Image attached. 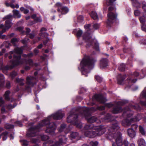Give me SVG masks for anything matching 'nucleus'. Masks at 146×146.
Wrapping results in <instances>:
<instances>
[{"instance_id":"nucleus-9","label":"nucleus","mask_w":146,"mask_h":146,"mask_svg":"<svg viewBox=\"0 0 146 146\" xmlns=\"http://www.w3.org/2000/svg\"><path fill=\"white\" fill-rule=\"evenodd\" d=\"M141 118V117L140 115L138 114L137 116H134L133 118L130 119L126 118L123 119L122 121V125L124 126H129L131 123L136 121H137Z\"/></svg>"},{"instance_id":"nucleus-14","label":"nucleus","mask_w":146,"mask_h":146,"mask_svg":"<svg viewBox=\"0 0 146 146\" xmlns=\"http://www.w3.org/2000/svg\"><path fill=\"white\" fill-rule=\"evenodd\" d=\"M93 100H96L101 103H104L106 101L103 96L100 94L95 95L93 97Z\"/></svg>"},{"instance_id":"nucleus-22","label":"nucleus","mask_w":146,"mask_h":146,"mask_svg":"<svg viewBox=\"0 0 146 146\" xmlns=\"http://www.w3.org/2000/svg\"><path fill=\"white\" fill-rule=\"evenodd\" d=\"M139 146H146V143L145 140L142 138H139L137 141Z\"/></svg>"},{"instance_id":"nucleus-21","label":"nucleus","mask_w":146,"mask_h":146,"mask_svg":"<svg viewBox=\"0 0 146 146\" xmlns=\"http://www.w3.org/2000/svg\"><path fill=\"white\" fill-rule=\"evenodd\" d=\"M126 78V76H121L120 74L119 75L117 78V83L119 84H121L124 80Z\"/></svg>"},{"instance_id":"nucleus-17","label":"nucleus","mask_w":146,"mask_h":146,"mask_svg":"<svg viewBox=\"0 0 146 146\" xmlns=\"http://www.w3.org/2000/svg\"><path fill=\"white\" fill-rule=\"evenodd\" d=\"M108 61L106 58H102L100 60V67L103 68L107 66Z\"/></svg>"},{"instance_id":"nucleus-35","label":"nucleus","mask_w":146,"mask_h":146,"mask_svg":"<svg viewBox=\"0 0 146 146\" xmlns=\"http://www.w3.org/2000/svg\"><path fill=\"white\" fill-rule=\"evenodd\" d=\"M99 143L97 141H91L89 143V146H98Z\"/></svg>"},{"instance_id":"nucleus-3","label":"nucleus","mask_w":146,"mask_h":146,"mask_svg":"<svg viewBox=\"0 0 146 146\" xmlns=\"http://www.w3.org/2000/svg\"><path fill=\"white\" fill-rule=\"evenodd\" d=\"M120 128L118 122L117 121H114L112 125L108 129V136L107 138H109L110 137H112L115 140V143H112V146H121L123 145L125 146H128L129 143L127 139H125L123 142L122 141V134L119 132L116 131Z\"/></svg>"},{"instance_id":"nucleus-46","label":"nucleus","mask_w":146,"mask_h":146,"mask_svg":"<svg viewBox=\"0 0 146 146\" xmlns=\"http://www.w3.org/2000/svg\"><path fill=\"white\" fill-rule=\"evenodd\" d=\"M66 125L65 124H63L61 125L59 129L60 131H62L66 127Z\"/></svg>"},{"instance_id":"nucleus-57","label":"nucleus","mask_w":146,"mask_h":146,"mask_svg":"<svg viewBox=\"0 0 146 146\" xmlns=\"http://www.w3.org/2000/svg\"><path fill=\"white\" fill-rule=\"evenodd\" d=\"M97 109L99 110H104L105 109V106H98Z\"/></svg>"},{"instance_id":"nucleus-47","label":"nucleus","mask_w":146,"mask_h":146,"mask_svg":"<svg viewBox=\"0 0 146 146\" xmlns=\"http://www.w3.org/2000/svg\"><path fill=\"white\" fill-rule=\"evenodd\" d=\"M95 78L97 81L99 82H101L102 80V78L98 76H96Z\"/></svg>"},{"instance_id":"nucleus-42","label":"nucleus","mask_w":146,"mask_h":146,"mask_svg":"<svg viewBox=\"0 0 146 146\" xmlns=\"http://www.w3.org/2000/svg\"><path fill=\"white\" fill-rule=\"evenodd\" d=\"M145 17L144 15H143V16L140 17L139 18V19L140 22L142 25H144L145 24Z\"/></svg>"},{"instance_id":"nucleus-26","label":"nucleus","mask_w":146,"mask_h":146,"mask_svg":"<svg viewBox=\"0 0 146 146\" xmlns=\"http://www.w3.org/2000/svg\"><path fill=\"white\" fill-rule=\"evenodd\" d=\"M96 127H94L92 124L88 123L86 124L84 126V129H94V128Z\"/></svg>"},{"instance_id":"nucleus-56","label":"nucleus","mask_w":146,"mask_h":146,"mask_svg":"<svg viewBox=\"0 0 146 146\" xmlns=\"http://www.w3.org/2000/svg\"><path fill=\"white\" fill-rule=\"evenodd\" d=\"M29 37L31 39H33L35 37V35L34 33H32L29 34Z\"/></svg>"},{"instance_id":"nucleus-39","label":"nucleus","mask_w":146,"mask_h":146,"mask_svg":"<svg viewBox=\"0 0 146 146\" xmlns=\"http://www.w3.org/2000/svg\"><path fill=\"white\" fill-rule=\"evenodd\" d=\"M116 0H106V4L108 5H112L114 2Z\"/></svg>"},{"instance_id":"nucleus-53","label":"nucleus","mask_w":146,"mask_h":146,"mask_svg":"<svg viewBox=\"0 0 146 146\" xmlns=\"http://www.w3.org/2000/svg\"><path fill=\"white\" fill-rule=\"evenodd\" d=\"M29 40V39L25 38L24 39L22 40L21 42L23 44H26Z\"/></svg>"},{"instance_id":"nucleus-33","label":"nucleus","mask_w":146,"mask_h":146,"mask_svg":"<svg viewBox=\"0 0 146 146\" xmlns=\"http://www.w3.org/2000/svg\"><path fill=\"white\" fill-rule=\"evenodd\" d=\"M52 143H53V141L52 140H49L46 142L44 143L43 146H54L52 145Z\"/></svg>"},{"instance_id":"nucleus-36","label":"nucleus","mask_w":146,"mask_h":146,"mask_svg":"<svg viewBox=\"0 0 146 146\" xmlns=\"http://www.w3.org/2000/svg\"><path fill=\"white\" fill-rule=\"evenodd\" d=\"M139 132L142 135H145L146 134V132L143 127L140 125L139 127Z\"/></svg>"},{"instance_id":"nucleus-11","label":"nucleus","mask_w":146,"mask_h":146,"mask_svg":"<svg viewBox=\"0 0 146 146\" xmlns=\"http://www.w3.org/2000/svg\"><path fill=\"white\" fill-rule=\"evenodd\" d=\"M67 139L65 135L59 136L58 141H53L52 145L54 146H60L66 144Z\"/></svg>"},{"instance_id":"nucleus-62","label":"nucleus","mask_w":146,"mask_h":146,"mask_svg":"<svg viewBox=\"0 0 146 146\" xmlns=\"http://www.w3.org/2000/svg\"><path fill=\"white\" fill-rule=\"evenodd\" d=\"M26 33L27 35H29V33L31 31V30L30 29L26 28Z\"/></svg>"},{"instance_id":"nucleus-32","label":"nucleus","mask_w":146,"mask_h":146,"mask_svg":"<svg viewBox=\"0 0 146 146\" xmlns=\"http://www.w3.org/2000/svg\"><path fill=\"white\" fill-rule=\"evenodd\" d=\"M17 72L15 71H13L11 72L9 74V76L13 79L15 76L17 75Z\"/></svg>"},{"instance_id":"nucleus-55","label":"nucleus","mask_w":146,"mask_h":146,"mask_svg":"<svg viewBox=\"0 0 146 146\" xmlns=\"http://www.w3.org/2000/svg\"><path fill=\"white\" fill-rule=\"evenodd\" d=\"M15 81L18 83H20L21 82H23L24 80L22 78H17L15 79Z\"/></svg>"},{"instance_id":"nucleus-5","label":"nucleus","mask_w":146,"mask_h":146,"mask_svg":"<svg viewBox=\"0 0 146 146\" xmlns=\"http://www.w3.org/2000/svg\"><path fill=\"white\" fill-rule=\"evenodd\" d=\"M14 50L15 53L14 54L13 60H11L10 61L12 65L6 66L5 68L6 70L12 69L14 66L21 64L23 63V62L21 60V54L23 52L22 49L20 48H17L15 49Z\"/></svg>"},{"instance_id":"nucleus-49","label":"nucleus","mask_w":146,"mask_h":146,"mask_svg":"<svg viewBox=\"0 0 146 146\" xmlns=\"http://www.w3.org/2000/svg\"><path fill=\"white\" fill-rule=\"evenodd\" d=\"M12 16V15H9L6 16L4 18L6 19H8L7 20H12L11 19Z\"/></svg>"},{"instance_id":"nucleus-6","label":"nucleus","mask_w":146,"mask_h":146,"mask_svg":"<svg viewBox=\"0 0 146 146\" xmlns=\"http://www.w3.org/2000/svg\"><path fill=\"white\" fill-rule=\"evenodd\" d=\"M95 131H88L85 132V135L90 138L95 137L97 136H100L103 134L106 131V128L104 126H97L94 128Z\"/></svg>"},{"instance_id":"nucleus-59","label":"nucleus","mask_w":146,"mask_h":146,"mask_svg":"<svg viewBox=\"0 0 146 146\" xmlns=\"http://www.w3.org/2000/svg\"><path fill=\"white\" fill-rule=\"evenodd\" d=\"M15 123L17 124V125H18L20 127H21L22 126V124L21 121H17L15 122Z\"/></svg>"},{"instance_id":"nucleus-15","label":"nucleus","mask_w":146,"mask_h":146,"mask_svg":"<svg viewBox=\"0 0 146 146\" xmlns=\"http://www.w3.org/2000/svg\"><path fill=\"white\" fill-rule=\"evenodd\" d=\"M122 111V108L118 105L114 106L111 111V112L114 114H117L121 112Z\"/></svg>"},{"instance_id":"nucleus-50","label":"nucleus","mask_w":146,"mask_h":146,"mask_svg":"<svg viewBox=\"0 0 146 146\" xmlns=\"http://www.w3.org/2000/svg\"><path fill=\"white\" fill-rule=\"evenodd\" d=\"M36 22H41L42 21L41 16L37 17L35 20Z\"/></svg>"},{"instance_id":"nucleus-30","label":"nucleus","mask_w":146,"mask_h":146,"mask_svg":"<svg viewBox=\"0 0 146 146\" xmlns=\"http://www.w3.org/2000/svg\"><path fill=\"white\" fill-rule=\"evenodd\" d=\"M4 77L3 75L0 74V86L1 87L3 86L4 83Z\"/></svg>"},{"instance_id":"nucleus-13","label":"nucleus","mask_w":146,"mask_h":146,"mask_svg":"<svg viewBox=\"0 0 146 146\" xmlns=\"http://www.w3.org/2000/svg\"><path fill=\"white\" fill-rule=\"evenodd\" d=\"M133 115V112L128 107H125L123 110L122 116L124 117L129 118L131 117Z\"/></svg>"},{"instance_id":"nucleus-27","label":"nucleus","mask_w":146,"mask_h":146,"mask_svg":"<svg viewBox=\"0 0 146 146\" xmlns=\"http://www.w3.org/2000/svg\"><path fill=\"white\" fill-rule=\"evenodd\" d=\"M129 107L137 111H140L141 110V108L137 104H136L135 105L130 104Z\"/></svg>"},{"instance_id":"nucleus-4","label":"nucleus","mask_w":146,"mask_h":146,"mask_svg":"<svg viewBox=\"0 0 146 146\" xmlns=\"http://www.w3.org/2000/svg\"><path fill=\"white\" fill-rule=\"evenodd\" d=\"M96 59L95 58H91L89 56H85L80 62V65L82 69V73L83 75H86L87 76L86 74L90 72V71H86L85 69V67H87L88 69L92 68L94 66V63L96 61Z\"/></svg>"},{"instance_id":"nucleus-38","label":"nucleus","mask_w":146,"mask_h":146,"mask_svg":"<svg viewBox=\"0 0 146 146\" xmlns=\"http://www.w3.org/2000/svg\"><path fill=\"white\" fill-rule=\"evenodd\" d=\"M132 3L133 6L136 7H140V4L137 0H135L132 2Z\"/></svg>"},{"instance_id":"nucleus-23","label":"nucleus","mask_w":146,"mask_h":146,"mask_svg":"<svg viewBox=\"0 0 146 146\" xmlns=\"http://www.w3.org/2000/svg\"><path fill=\"white\" fill-rule=\"evenodd\" d=\"M70 137L72 139H78L79 138V134L77 132H72L70 134Z\"/></svg>"},{"instance_id":"nucleus-48","label":"nucleus","mask_w":146,"mask_h":146,"mask_svg":"<svg viewBox=\"0 0 146 146\" xmlns=\"http://www.w3.org/2000/svg\"><path fill=\"white\" fill-rule=\"evenodd\" d=\"M84 20V17L83 16L80 15L78 17V21L79 22H82Z\"/></svg>"},{"instance_id":"nucleus-19","label":"nucleus","mask_w":146,"mask_h":146,"mask_svg":"<svg viewBox=\"0 0 146 146\" xmlns=\"http://www.w3.org/2000/svg\"><path fill=\"white\" fill-rule=\"evenodd\" d=\"M21 60L23 62V63L22 64L25 62L26 64H29L30 66H32L33 65V62L32 60L31 59H21Z\"/></svg>"},{"instance_id":"nucleus-52","label":"nucleus","mask_w":146,"mask_h":146,"mask_svg":"<svg viewBox=\"0 0 146 146\" xmlns=\"http://www.w3.org/2000/svg\"><path fill=\"white\" fill-rule=\"evenodd\" d=\"M23 56L24 57H31L33 56V54L32 53H30L29 54H24L23 55Z\"/></svg>"},{"instance_id":"nucleus-25","label":"nucleus","mask_w":146,"mask_h":146,"mask_svg":"<svg viewBox=\"0 0 146 146\" xmlns=\"http://www.w3.org/2000/svg\"><path fill=\"white\" fill-rule=\"evenodd\" d=\"M90 16L93 19L98 20V16L97 13L95 11H92L90 14Z\"/></svg>"},{"instance_id":"nucleus-2","label":"nucleus","mask_w":146,"mask_h":146,"mask_svg":"<svg viewBox=\"0 0 146 146\" xmlns=\"http://www.w3.org/2000/svg\"><path fill=\"white\" fill-rule=\"evenodd\" d=\"M64 115V113L61 111H58L55 113L52 114L42 120L37 126L31 127L27 133V136L28 137L35 136L36 133L39 131V129L45 125L46 126V128L45 131L46 133L51 134L54 132L56 128V125L54 123H50V121L52 119L56 120L60 119Z\"/></svg>"},{"instance_id":"nucleus-16","label":"nucleus","mask_w":146,"mask_h":146,"mask_svg":"<svg viewBox=\"0 0 146 146\" xmlns=\"http://www.w3.org/2000/svg\"><path fill=\"white\" fill-rule=\"evenodd\" d=\"M127 133L128 135L131 138H133L136 136V133L134 130L132 129L129 128L127 130Z\"/></svg>"},{"instance_id":"nucleus-31","label":"nucleus","mask_w":146,"mask_h":146,"mask_svg":"<svg viewBox=\"0 0 146 146\" xmlns=\"http://www.w3.org/2000/svg\"><path fill=\"white\" fill-rule=\"evenodd\" d=\"M10 93V91L9 90H8L5 92L4 95L5 99L7 101H9L10 100V98L9 96Z\"/></svg>"},{"instance_id":"nucleus-43","label":"nucleus","mask_w":146,"mask_h":146,"mask_svg":"<svg viewBox=\"0 0 146 146\" xmlns=\"http://www.w3.org/2000/svg\"><path fill=\"white\" fill-rule=\"evenodd\" d=\"M82 33L83 32L82 30H78L77 31L76 33V35L77 37L78 38H80L81 36Z\"/></svg>"},{"instance_id":"nucleus-51","label":"nucleus","mask_w":146,"mask_h":146,"mask_svg":"<svg viewBox=\"0 0 146 146\" xmlns=\"http://www.w3.org/2000/svg\"><path fill=\"white\" fill-rule=\"evenodd\" d=\"M100 26V24L98 23H95L93 25V27L94 28L97 29L99 28Z\"/></svg>"},{"instance_id":"nucleus-12","label":"nucleus","mask_w":146,"mask_h":146,"mask_svg":"<svg viewBox=\"0 0 146 146\" xmlns=\"http://www.w3.org/2000/svg\"><path fill=\"white\" fill-rule=\"evenodd\" d=\"M107 15L108 18L107 23L108 25H110L113 23V21L116 19L117 14L110 12Z\"/></svg>"},{"instance_id":"nucleus-18","label":"nucleus","mask_w":146,"mask_h":146,"mask_svg":"<svg viewBox=\"0 0 146 146\" xmlns=\"http://www.w3.org/2000/svg\"><path fill=\"white\" fill-rule=\"evenodd\" d=\"M141 94H142L143 97L146 100V87L142 92ZM140 104L142 106H144L146 107V101L144 102L141 101L140 102Z\"/></svg>"},{"instance_id":"nucleus-37","label":"nucleus","mask_w":146,"mask_h":146,"mask_svg":"<svg viewBox=\"0 0 146 146\" xmlns=\"http://www.w3.org/2000/svg\"><path fill=\"white\" fill-rule=\"evenodd\" d=\"M14 127V126L13 125L10 124L9 123L6 124L4 126L5 128L7 129L13 128Z\"/></svg>"},{"instance_id":"nucleus-54","label":"nucleus","mask_w":146,"mask_h":146,"mask_svg":"<svg viewBox=\"0 0 146 146\" xmlns=\"http://www.w3.org/2000/svg\"><path fill=\"white\" fill-rule=\"evenodd\" d=\"M142 4L143 5L142 8L145 12H146V3L143 1L142 3Z\"/></svg>"},{"instance_id":"nucleus-20","label":"nucleus","mask_w":146,"mask_h":146,"mask_svg":"<svg viewBox=\"0 0 146 146\" xmlns=\"http://www.w3.org/2000/svg\"><path fill=\"white\" fill-rule=\"evenodd\" d=\"M12 20H7L5 21V28L7 30L9 29L13 25L11 22Z\"/></svg>"},{"instance_id":"nucleus-29","label":"nucleus","mask_w":146,"mask_h":146,"mask_svg":"<svg viewBox=\"0 0 146 146\" xmlns=\"http://www.w3.org/2000/svg\"><path fill=\"white\" fill-rule=\"evenodd\" d=\"M118 69L121 71H124L125 69V65L123 63H121L119 66Z\"/></svg>"},{"instance_id":"nucleus-63","label":"nucleus","mask_w":146,"mask_h":146,"mask_svg":"<svg viewBox=\"0 0 146 146\" xmlns=\"http://www.w3.org/2000/svg\"><path fill=\"white\" fill-rule=\"evenodd\" d=\"M123 42H126L128 40V38H127V37L125 36L123 37Z\"/></svg>"},{"instance_id":"nucleus-24","label":"nucleus","mask_w":146,"mask_h":146,"mask_svg":"<svg viewBox=\"0 0 146 146\" xmlns=\"http://www.w3.org/2000/svg\"><path fill=\"white\" fill-rule=\"evenodd\" d=\"M12 12L13 13V16L17 18H20L21 16V15L20 14L19 11L17 10H13Z\"/></svg>"},{"instance_id":"nucleus-61","label":"nucleus","mask_w":146,"mask_h":146,"mask_svg":"<svg viewBox=\"0 0 146 146\" xmlns=\"http://www.w3.org/2000/svg\"><path fill=\"white\" fill-rule=\"evenodd\" d=\"M105 106L108 108H110L113 106V105L111 103H108L106 104H105Z\"/></svg>"},{"instance_id":"nucleus-44","label":"nucleus","mask_w":146,"mask_h":146,"mask_svg":"<svg viewBox=\"0 0 146 146\" xmlns=\"http://www.w3.org/2000/svg\"><path fill=\"white\" fill-rule=\"evenodd\" d=\"M15 106L12 105L11 104H9L6 105V108L8 110H10L11 109L15 107Z\"/></svg>"},{"instance_id":"nucleus-1","label":"nucleus","mask_w":146,"mask_h":146,"mask_svg":"<svg viewBox=\"0 0 146 146\" xmlns=\"http://www.w3.org/2000/svg\"><path fill=\"white\" fill-rule=\"evenodd\" d=\"M90 110L95 111L96 109L94 107L91 108H87L85 107H79L76 109H72L69 114V115L67 117V122L68 123H72L76 121L78 115H81L82 117H84L90 123L96 122L97 123H100L105 120L109 119L110 117V114H107L108 117H105L104 116L101 115L98 119L96 116H91V113L90 112Z\"/></svg>"},{"instance_id":"nucleus-40","label":"nucleus","mask_w":146,"mask_h":146,"mask_svg":"<svg viewBox=\"0 0 146 146\" xmlns=\"http://www.w3.org/2000/svg\"><path fill=\"white\" fill-rule=\"evenodd\" d=\"M23 146H27L28 145L29 142L26 140H20Z\"/></svg>"},{"instance_id":"nucleus-60","label":"nucleus","mask_w":146,"mask_h":146,"mask_svg":"<svg viewBox=\"0 0 146 146\" xmlns=\"http://www.w3.org/2000/svg\"><path fill=\"white\" fill-rule=\"evenodd\" d=\"M134 14L136 16H138L140 14V12L138 10H135L134 11Z\"/></svg>"},{"instance_id":"nucleus-8","label":"nucleus","mask_w":146,"mask_h":146,"mask_svg":"<svg viewBox=\"0 0 146 146\" xmlns=\"http://www.w3.org/2000/svg\"><path fill=\"white\" fill-rule=\"evenodd\" d=\"M26 84L28 86H25L24 90L28 93L31 92V90L30 86H33L36 83V80L35 78L33 76H28L26 79Z\"/></svg>"},{"instance_id":"nucleus-45","label":"nucleus","mask_w":146,"mask_h":146,"mask_svg":"<svg viewBox=\"0 0 146 146\" xmlns=\"http://www.w3.org/2000/svg\"><path fill=\"white\" fill-rule=\"evenodd\" d=\"M5 4L6 6L7 7H10L13 9L14 8V5H11L10 3H9L7 1H6L5 3Z\"/></svg>"},{"instance_id":"nucleus-41","label":"nucleus","mask_w":146,"mask_h":146,"mask_svg":"<svg viewBox=\"0 0 146 146\" xmlns=\"http://www.w3.org/2000/svg\"><path fill=\"white\" fill-rule=\"evenodd\" d=\"M41 139L43 141H46L48 139L49 137L48 136L44 135H40Z\"/></svg>"},{"instance_id":"nucleus-58","label":"nucleus","mask_w":146,"mask_h":146,"mask_svg":"<svg viewBox=\"0 0 146 146\" xmlns=\"http://www.w3.org/2000/svg\"><path fill=\"white\" fill-rule=\"evenodd\" d=\"M131 129H132L133 130L136 129L138 127V125H137L136 124H133L131 125Z\"/></svg>"},{"instance_id":"nucleus-10","label":"nucleus","mask_w":146,"mask_h":146,"mask_svg":"<svg viewBox=\"0 0 146 146\" xmlns=\"http://www.w3.org/2000/svg\"><path fill=\"white\" fill-rule=\"evenodd\" d=\"M54 7L57 8V11L61 13L62 15L66 14L69 11L67 7L63 6L62 3L59 2L56 3L54 5Z\"/></svg>"},{"instance_id":"nucleus-7","label":"nucleus","mask_w":146,"mask_h":146,"mask_svg":"<svg viewBox=\"0 0 146 146\" xmlns=\"http://www.w3.org/2000/svg\"><path fill=\"white\" fill-rule=\"evenodd\" d=\"M83 39L87 42L86 47H89L91 46L93 42L94 44V48L97 51L99 50V44L96 40L91 39L90 34L88 32L85 33L83 36Z\"/></svg>"},{"instance_id":"nucleus-28","label":"nucleus","mask_w":146,"mask_h":146,"mask_svg":"<svg viewBox=\"0 0 146 146\" xmlns=\"http://www.w3.org/2000/svg\"><path fill=\"white\" fill-rule=\"evenodd\" d=\"M8 133L7 131H5L3 133H2L1 135H0L1 136H2V139L3 141L5 140L8 137Z\"/></svg>"},{"instance_id":"nucleus-64","label":"nucleus","mask_w":146,"mask_h":146,"mask_svg":"<svg viewBox=\"0 0 146 146\" xmlns=\"http://www.w3.org/2000/svg\"><path fill=\"white\" fill-rule=\"evenodd\" d=\"M141 42L144 45H146V40L144 39H142L141 40Z\"/></svg>"},{"instance_id":"nucleus-34","label":"nucleus","mask_w":146,"mask_h":146,"mask_svg":"<svg viewBox=\"0 0 146 146\" xmlns=\"http://www.w3.org/2000/svg\"><path fill=\"white\" fill-rule=\"evenodd\" d=\"M19 41V39L16 38H13L11 40V42L14 46H17L16 43Z\"/></svg>"}]
</instances>
